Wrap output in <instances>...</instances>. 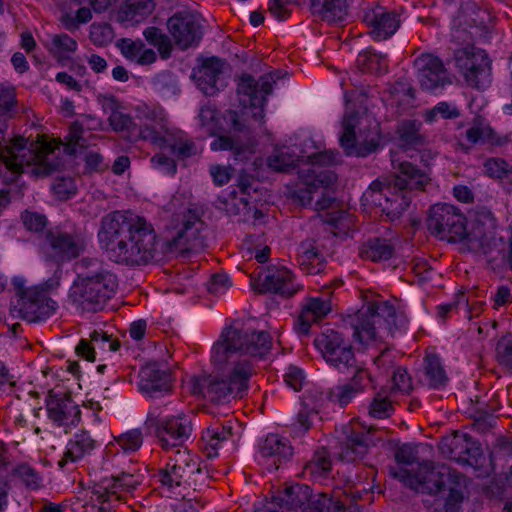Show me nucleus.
Listing matches in <instances>:
<instances>
[{
	"label": "nucleus",
	"mask_w": 512,
	"mask_h": 512,
	"mask_svg": "<svg viewBox=\"0 0 512 512\" xmlns=\"http://www.w3.org/2000/svg\"><path fill=\"white\" fill-rule=\"evenodd\" d=\"M315 393L308 394L302 400V407L297 413L295 423L293 424L295 430L299 433H304L310 429L313 424L314 417L319 412V403L317 406H311L312 398Z\"/></svg>",
	"instance_id": "nucleus-48"
},
{
	"label": "nucleus",
	"mask_w": 512,
	"mask_h": 512,
	"mask_svg": "<svg viewBox=\"0 0 512 512\" xmlns=\"http://www.w3.org/2000/svg\"><path fill=\"white\" fill-rule=\"evenodd\" d=\"M393 246L386 239L375 238L367 241L361 249V256L374 262L387 260L392 257Z\"/></svg>",
	"instance_id": "nucleus-46"
},
{
	"label": "nucleus",
	"mask_w": 512,
	"mask_h": 512,
	"mask_svg": "<svg viewBox=\"0 0 512 512\" xmlns=\"http://www.w3.org/2000/svg\"><path fill=\"white\" fill-rule=\"evenodd\" d=\"M154 0H125L117 13V21L125 27L143 22L154 10Z\"/></svg>",
	"instance_id": "nucleus-35"
},
{
	"label": "nucleus",
	"mask_w": 512,
	"mask_h": 512,
	"mask_svg": "<svg viewBox=\"0 0 512 512\" xmlns=\"http://www.w3.org/2000/svg\"><path fill=\"white\" fill-rule=\"evenodd\" d=\"M200 223L196 220H187L183 227L177 232L169 242L171 251H187L194 247V241L198 237Z\"/></svg>",
	"instance_id": "nucleus-44"
},
{
	"label": "nucleus",
	"mask_w": 512,
	"mask_h": 512,
	"mask_svg": "<svg viewBox=\"0 0 512 512\" xmlns=\"http://www.w3.org/2000/svg\"><path fill=\"white\" fill-rule=\"evenodd\" d=\"M314 345L323 359L340 373H349L359 365L350 343L339 331L331 328L324 329L314 339Z\"/></svg>",
	"instance_id": "nucleus-13"
},
{
	"label": "nucleus",
	"mask_w": 512,
	"mask_h": 512,
	"mask_svg": "<svg viewBox=\"0 0 512 512\" xmlns=\"http://www.w3.org/2000/svg\"><path fill=\"white\" fill-rule=\"evenodd\" d=\"M163 147H169L174 155L179 159H186L197 155L201 152L202 148L189 139L186 134L182 131H176L175 133L171 130L166 135V141Z\"/></svg>",
	"instance_id": "nucleus-41"
},
{
	"label": "nucleus",
	"mask_w": 512,
	"mask_h": 512,
	"mask_svg": "<svg viewBox=\"0 0 512 512\" xmlns=\"http://www.w3.org/2000/svg\"><path fill=\"white\" fill-rule=\"evenodd\" d=\"M148 421L156 428V436L164 449L181 446L192 433L190 418L185 414L162 417L149 413Z\"/></svg>",
	"instance_id": "nucleus-19"
},
{
	"label": "nucleus",
	"mask_w": 512,
	"mask_h": 512,
	"mask_svg": "<svg viewBox=\"0 0 512 512\" xmlns=\"http://www.w3.org/2000/svg\"><path fill=\"white\" fill-rule=\"evenodd\" d=\"M332 310L329 293L308 297L302 304V310L295 323V329L299 335L306 336L310 333L311 325L326 317Z\"/></svg>",
	"instance_id": "nucleus-25"
},
{
	"label": "nucleus",
	"mask_w": 512,
	"mask_h": 512,
	"mask_svg": "<svg viewBox=\"0 0 512 512\" xmlns=\"http://www.w3.org/2000/svg\"><path fill=\"white\" fill-rule=\"evenodd\" d=\"M468 434L455 432L452 435L443 437L439 443L441 453L456 462L466 461L468 456H475L477 448Z\"/></svg>",
	"instance_id": "nucleus-32"
},
{
	"label": "nucleus",
	"mask_w": 512,
	"mask_h": 512,
	"mask_svg": "<svg viewBox=\"0 0 512 512\" xmlns=\"http://www.w3.org/2000/svg\"><path fill=\"white\" fill-rule=\"evenodd\" d=\"M114 31L109 24L93 23L90 26V40L97 46H105L112 42Z\"/></svg>",
	"instance_id": "nucleus-57"
},
{
	"label": "nucleus",
	"mask_w": 512,
	"mask_h": 512,
	"mask_svg": "<svg viewBox=\"0 0 512 512\" xmlns=\"http://www.w3.org/2000/svg\"><path fill=\"white\" fill-rule=\"evenodd\" d=\"M407 323L404 312L388 301L368 303L351 319L353 336L363 345L394 336L404 331Z\"/></svg>",
	"instance_id": "nucleus-9"
},
{
	"label": "nucleus",
	"mask_w": 512,
	"mask_h": 512,
	"mask_svg": "<svg viewBox=\"0 0 512 512\" xmlns=\"http://www.w3.org/2000/svg\"><path fill=\"white\" fill-rule=\"evenodd\" d=\"M85 236L81 232L48 231L40 244L44 255L57 261L76 258L84 250Z\"/></svg>",
	"instance_id": "nucleus-18"
},
{
	"label": "nucleus",
	"mask_w": 512,
	"mask_h": 512,
	"mask_svg": "<svg viewBox=\"0 0 512 512\" xmlns=\"http://www.w3.org/2000/svg\"><path fill=\"white\" fill-rule=\"evenodd\" d=\"M311 8L314 14L331 23L342 22L348 16L346 0H311Z\"/></svg>",
	"instance_id": "nucleus-38"
},
{
	"label": "nucleus",
	"mask_w": 512,
	"mask_h": 512,
	"mask_svg": "<svg viewBox=\"0 0 512 512\" xmlns=\"http://www.w3.org/2000/svg\"><path fill=\"white\" fill-rule=\"evenodd\" d=\"M300 264L308 273L321 271V259L318 250L313 246H302L300 252Z\"/></svg>",
	"instance_id": "nucleus-55"
},
{
	"label": "nucleus",
	"mask_w": 512,
	"mask_h": 512,
	"mask_svg": "<svg viewBox=\"0 0 512 512\" xmlns=\"http://www.w3.org/2000/svg\"><path fill=\"white\" fill-rule=\"evenodd\" d=\"M391 475L411 489L428 494H437L447 487L448 494L443 499L445 512H458L467 487L465 476L445 464L426 461L419 465L417 473L406 468L391 470Z\"/></svg>",
	"instance_id": "nucleus-6"
},
{
	"label": "nucleus",
	"mask_w": 512,
	"mask_h": 512,
	"mask_svg": "<svg viewBox=\"0 0 512 512\" xmlns=\"http://www.w3.org/2000/svg\"><path fill=\"white\" fill-rule=\"evenodd\" d=\"M496 234V220L492 212L485 208H477L465 218V235L463 243L473 251L487 252Z\"/></svg>",
	"instance_id": "nucleus-17"
},
{
	"label": "nucleus",
	"mask_w": 512,
	"mask_h": 512,
	"mask_svg": "<svg viewBox=\"0 0 512 512\" xmlns=\"http://www.w3.org/2000/svg\"><path fill=\"white\" fill-rule=\"evenodd\" d=\"M353 374L351 380L345 384L334 387L330 393V400L338 403L341 407L348 405L359 393H362L370 382V374L362 366H356L348 374Z\"/></svg>",
	"instance_id": "nucleus-27"
},
{
	"label": "nucleus",
	"mask_w": 512,
	"mask_h": 512,
	"mask_svg": "<svg viewBox=\"0 0 512 512\" xmlns=\"http://www.w3.org/2000/svg\"><path fill=\"white\" fill-rule=\"evenodd\" d=\"M461 145L467 148L476 144H488L491 146L502 147L510 143L508 134L496 133L488 123L476 120L466 130L463 137L460 138Z\"/></svg>",
	"instance_id": "nucleus-29"
},
{
	"label": "nucleus",
	"mask_w": 512,
	"mask_h": 512,
	"mask_svg": "<svg viewBox=\"0 0 512 512\" xmlns=\"http://www.w3.org/2000/svg\"><path fill=\"white\" fill-rule=\"evenodd\" d=\"M8 125L0 115V159L13 172L29 169L36 176H46L62 166L60 145L54 141L39 140L28 143L23 137H4Z\"/></svg>",
	"instance_id": "nucleus-5"
},
{
	"label": "nucleus",
	"mask_w": 512,
	"mask_h": 512,
	"mask_svg": "<svg viewBox=\"0 0 512 512\" xmlns=\"http://www.w3.org/2000/svg\"><path fill=\"white\" fill-rule=\"evenodd\" d=\"M421 381L431 388H441L447 384L448 377L438 356L430 355L425 358Z\"/></svg>",
	"instance_id": "nucleus-43"
},
{
	"label": "nucleus",
	"mask_w": 512,
	"mask_h": 512,
	"mask_svg": "<svg viewBox=\"0 0 512 512\" xmlns=\"http://www.w3.org/2000/svg\"><path fill=\"white\" fill-rule=\"evenodd\" d=\"M420 130V122L413 120L402 122L397 130L399 150L422 145L425 142V137L421 134Z\"/></svg>",
	"instance_id": "nucleus-45"
},
{
	"label": "nucleus",
	"mask_w": 512,
	"mask_h": 512,
	"mask_svg": "<svg viewBox=\"0 0 512 512\" xmlns=\"http://www.w3.org/2000/svg\"><path fill=\"white\" fill-rule=\"evenodd\" d=\"M84 124L75 122L70 126L69 132L65 137L66 143L64 150L70 154H76L86 146V139L83 136Z\"/></svg>",
	"instance_id": "nucleus-52"
},
{
	"label": "nucleus",
	"mask_w": 512,
	"mask_h": 512,
	"mask_svg": "<svg viewBox=\"0 0 512 512\" xmlns=\"http://www.w3.org/2000/svg\"><path fill=\"white\" fill-rule=\"evenodd\" d=\"M417 78L423 90L435 91L449 82L443 62L433 54H422L414 61Z\"/></svg>",
	"instance_id": "nucleus-24"
},
{
	"label": "nucleus",
	"mask_w": 512,
	"mask_h": 512,
	"mask_svg": "<svg viewBox=\"0 0 512 512\" xmlns=\"http://www.w3.org/2000/svg\"><path fill=\"white\" fill-rule=\"evenodd\" d=\"M152 86L155 91L164 96L175 95L179 92L177 78L168 71L155 75L152 79Z\"/></svg>",
	"instance_id": "nucleus-51"
},
{
	"label": "nucleus",
	"mask_w": 512,
	"mask_h": 512,
	"mask_svg": "<svg viewBox=\"0 0 512 512\" xmlns=\"http://www.w3.org/2000/svg\"><path fill=\"white\" fill-rule=\"evenodd\" d=\"M485 16V12H481L475 3L462 4L453 21L451 34L455 41L465 44L454 53L455 65L467 83L478 89L490 84L491 67L487 54L471 44L485 23Z\"/></svg>",
	"instance_id": "nucleus-3"
},
{
	"label": "nucleus",
	"mask_w": 512,
	"mask_h": 512,
	"mask_svg": "<svg viewBox=\"0 0 512 512\" xmlns=\"http://www.w3.org/2000/svg\"><path fill=\"white\" fill-rule=\"evenodd\" d=\"M139 389L150 398H159L171 391V375L168 368L158 362H149L139 373Z\"/></svg>",
	"instance_id": "nucleus-23"
},
{
	"label": "nucleus",
	"mask_w": 512,
	"mask_h": 512,
	"mask_svg": "<svg viewBox=\"0 0 512 512\" xmlns=\"http://www.w3.org/2000/svg\"><path fill=\"white\" fill-rule=\"evenodd\" d=\"M259 454L275 469L277 464L287 461L293 454L289 441L278 434H269L259 445Z\"/></svg>",
	"instance_id": "nucleus-34"
},
{
	"label": "nucleus",
	"mask_w": 512,
	"mask_h": 512,
	"mask_svg": "<svg viewBox=\"0 0 512 512\" xmlns=\"http://www.w3.org/2000/svg\"><path fill=\"white\" fill-rule=\"evenodd\" d=\"M145 39L152 45L157 46L163 57H167L171 51L170 39L157 27H148L143 31Z\"/></svg>",
	"instance_id": "nucleus-56"
},
{
	"label": "nucleus",
	"mask_w": 512,
	"mask_h": 512,
	"mask_svg": "<svg viewBox=\"0 0 512 512\" xmlns=\"http://www.w3.org/2000/svg\"><path fill=\"white\" fill-rule=\"evenodd\" d=\"M143 443V435L141 430L132 429L115 437V443L125 453H132L137 451Z\"/></svg>",
	"instance_id": "nucleus-53"
},
{
	"label": "nucleus",
	"mask_w": 512,
	"mask_h": 512,
	"mask_svg": "<svg viewBox=\"0 0 512 512\" xmlns=\"http://www.w3.org/2000/svg\"><path fill=\"white\" fill-rule=\"evenodd\" d=\"M140 482V475L132 472H121L110 478H103L90 488V503L100 511L108 512L117 502L131 494Z\"/></svg>",
	"instance_id": "nucleus-10"
},
{
	"label": "nucleus",
	"mask_w": 512,
	"mask_h": 512,
	"mask_svg": "<svg viewBox=\"0 0 512 512\" xmlns=\"http://www.w3.org/2000/svg\"><path fill=\"white\" fill-rule=\"evenodd\" d=\"M358 122V114H348V112H346L342 122L343 133L340 137V143L346 154L350 156H365L370 153L375 146L373 140L362 146L361 136L357 135L355 132V127Z\"/></svg>",
	"instance_id": "nucleus-30"
},
{
	"label": "nucleus",
	"mask_w": 512,
	"mask_h": 512,
	"mask_svg": "<svg viewBox=\"0 0 512 512\" xmlns=\"http://www.w3.org/2000/svg\"><path fill=\"white\" fill-rule=\"evenodd\" d=\"M391 164L395 173L393 183L377 179L363 193V198L380 207L383 213L394 220L408 208L412 191L423 189L429 178L410 162L403 160L399 150L392 152Z\"/></svg>",
	"instance_id": "nucleus-4"
},
{
	"label": "nucleus",
	"mask_w": 512,
	"mask_h": 512,
	"mask_svg": "<svg viewBox=\"0 0 512 512\" xmlns=\"http://www.w3.org/2000/svg\"><path fill=\"white\" fill-rule=\"evenodd\" d=\"M270 348L271 337L267 332H257L250 325L235 321L223 329L212 347L215 371L191 378V392L216 403L242 397L254 371L253 361L264 357Z\"/></svg>",
	"instance_id": "nucleus-1"
},
{
	"label": "nucleus",
	"mask_w": 512,
	"mask_h": 512,
	"mask_svg": "<svg viewBox=\"0 0 512 512\" xmlns=\"http://www.w3.org/2000/svg\"><path fill=\"white\" fill-rule=\"evenodd\" d=\"M347 430L346 442L343 444L339 456L341 460L350 462L362 458L369 446L374 444V439L370 429L357 430L354 427H348Z\"/></svg>",
	"instance_id": "nucleus-31"
},
{
	"label": "nucleus",
	"mask_w": 512,
	"mask_h": 512,
	"mask_svg": "<svg viewBox=\"0 0 512 512\" xmlns=\"http://www.w3.org/2000/svg\"><path fill=\"white\" fill-rule=\"evenodd\" d=\"M391 401L388 396L379 393L371 402L369 414L378 419L389 417L392 413Z\"/></svg>",
	"instance_id": "nucleus-61"
},
{
	"label": "nucleus",
	"mask_w": 512,
	"mask_h": 512,
	"mask_svg": "<svg viewBox=\"0 0 512 512\" xmlns=\"http://www.w3.org/2000/svg\"><path fill=\"white\" fill-rule=\"evenodd\" d=\"M465 216L451 204H436L431 207L427 220L428 229L440 239L462 242L465 235Z\"/></svg>",
	"instance_id": "nucleus-15"
},
{
	"label": "nucleus",
	"mask_w": 512,
	"mask_h": 512,
	"mask_svg": "<svg viewBox=\"0 0 512 512\" xmlns=\"http://www.w3.org/2000/svg\"><path fill=\"white\" fill-rule=\"evenodd\" d=\"M77 47V42L67 34H57L52 38L51 51L60 60L69 59Z\"/></svg>",
	"instance_id": "nucleus-50"
},
{
	"label": "nucleus",
	"mask_w": 512,
	"mask_h": 512,
	"mask_svg": "<svg viewBox=\"0 0 512 512\" xmlns=\"http://www.w3.org/2000/svg\"><path fill=\"white\" fill-rule=\"evenodd\" d=\"M310 489L308 486L296 485L287 487L282 496L274 497L278 500L286 512H296L297 509H303L310 499Z\"/></svg>",
	"instance_id": "nucleus-42"
},
{
	"label": "nucleus",
	"mask_w": 512,
	"mask_h": 512,
	"mask_svg": "<svg viewBox=\"0 0 512 512\" xmlns=\"http://www.w3.org/2000/svg\"><path fill=\"white\" fill-rule=\"evenodd\" d=\"M202 473L198 458L182 447L169 457L166 466L160 469L157 476L159 482L168 488L185 485L196 489Z\"/></svg>",
	"instance_id": "nucleus-11"
},
{
	"label": "nucleus",
	"mask_w": 512,
	"mask_h": 512,
	"mask_svg": "<svg viewBox=\"0 0 512 512\" xmlns=\"http://www.w3.org/2000/svg\"><path fill=\"white\" fill-rule=\"evenodd\" d=\"M459 114V110L455 105H451L447 102H440L434 108L425 113L424 119L431 123L436 121L438 117L443 119H453L457 118Z\"/></svg>",
	"instance_id": "nucleus-58"
},
{
	"label": "nucleus",
	"mask_w": 512,
	"mask_h": 512,
	"mask_svg": "<svg viewBox=\"0 0 512 512\" xmlns=\"http://www.w3.org/2000/svg\"><path fill=\"white\" fill-rule=\"evenodd\" d=\"M101 247L110 260L128 266L151 262L157 251L153 225L143 216L115 211L102 218L98 232Z\"/></svg>",
	"instance_id": "nucleus-2"
},
{
	"label": "nucleus",
	"mask_w": 512,
	"mask_h": 512,
	"mask_svg": "<svg viewBox=\"0 0 512 512\" xmlns=\"http://www.w3.org/2000/svg\"><path fill=\"white\" fill-rule=\"evenodd\" d=\"M134 112L139 122L138 137L163 147L171 130L164 109L157 104L140 103L134 107Z\"/></svg>",
	"instance_id": "nucleus-16"
},
{
	"label": "nucleus",
	"mask_w": 512,
	"mask_h": 512,
	"mask_svg": "<svg viewBox=\"0 0 512 512\" xmlns=\"http://www.w3.org/2000/svg\"><path fill=\"white\" fill-rule=\"evenodd\" d=\"M167 28L181 49L198 44L203 35L200 17L189 11L176 12L168 19Z\"/></svg>",
	"instance_id": "nucleus-20"
},
{
	"label": "nucleus",
	"mask_w": 512,
	"mask_h": 512,
	"mask_svg": "<svg viewBox=\"0 0 512 512\" xmlns=\"http://www.w3.org/2000/svg\"><path fill=\"white\" fill-rule=\"evenodd\" d=\"M268 166L276 171H287L295 163V157L284 150H276L267 160Z\"/></svg>",
	"instance_id": "nucleus-62"
},
{
	"label": "nucleus",
	"mask_w": 512,
	"mask_h": 512,
	"mask_svg": "<svg viewBox=\"0 0 512 512\" xmlns=\"http://www.w3.org/2000/svg\"><path fill=\"white\" fill-rule=\"evenodd\" d=\"M116 46L126 59L138 65H150L156 61V52L146 48L141 40L122 38L117 41Z\"/></svg>",
	"instance_id": "nucleus-37"
},
{
	"label": "nucleus",
	"mask_w": 512,
	"mask_h": 512,
	"mask_svg": "<svg viewBox=\"0 0 512 512\" xmlns=\"http://www.w3.org/2000/svg\"><path fill=\"white\" fill-rule=\"evenodd\" d=\"M364 20L371 27V35L378 41L391 37L400 23L396 13L380 6L367 11Z\"/></svg>",
	"instance_id": "nucleus-28"
},
{
	"label": "nucleus",
	"mask_w": 512,
	"mask_h": 512,
	"mask_svg": "<svg viewBox=\"0 0 512 512\" xmlns=\"http://www.w3.org/2000/svg\"><path fill=\"white\" fill-rule=\"evenodd\" d=\"M236 426L237 429L235 430L231 423L227 425L214 423L202 432V440L209 458L216 457L218 455V449L221 448L226 441H235L236 438L240 437L239 425L236 424Z\"/></svg>",
	"instance_id": "nucleus-33"
},
{
	"label": "nucleus",
	"mask_w": 512,
	"mask_h": 512,
	"mask_svg": "<svg viewBox=\"0 0 512 512\" xmlns=\"http://www.w3.org/2000/svg\"><path fill=\"white\" fill-rule=\"evenodd\" d=\"M96 441L91 437L89 432L81 431L76 433L74 437L67 443L66 451L59 460V467L63 468L68 463H75L86 455L90 454L95 448Z\"/></svg>",
	"instance_id": "nucleus-36"
},
{
	"label": "nucleus",
	"mask_w": 512,
	"mask_h": 512,
	"mask_svg": "<svg viewBox=\"0 0 512 512\" xmlns=\"http://www.w3.org/2000/svg\"><path fill=\"white\" fill-rule=\"evenodd\" d=\"M91 344L87 340H81L76 347L77 353L88 361H94V350L96 348L101 350L117 351L119 344L110 339L107 333L94 330L90 334Z\"/></svg>",
	"instance_id": "nucleus-39"
},
{
	"label": "nucleus",
	"mask_w": 512,
	"mask_h": 512,
	"mask_svg": "<svg viewBox=\"0 0 512 512\" xmlns=\"http://www.w3.org/2000/svg\"><path fill=\"white\" fill-rule=\"evenodd\" d=\"M48 419L67 433L76 427L81 419V411L77 403L64 393L50 392L46 398Z\"/></svg>",
	"instance_id": "nucleus-21"
},
{
	"label": "nucleus",
	"mask_w": 512,
	"mask_h": 512,
	"mask_svg": "<svg viewBox=\"0 0 512 512\" xmlns=\"http://www.w3.org/2000/svg\"><path fill=\"white\" fill-rule=\"evenodd\" d=\"M211 149L213 151L231 150L236 158H244L246 152L250 153L252 151L249 146H244L238 140L229 136H219L214 139L211 143Z\"/></svg>",
	"instance_id": "nucleus-54"
},
{
	"label": "nucleus",
	"mask_w": 512,
	"mask_h": 512,
	"mask_svg": "<svg viewBox=\"0 0 512 512\" xmlns=\"http://www.w3.org/2000/svg\"><path fill=\"white\" fill-rule=\"evenodd\" d=\"M281 77V72L274 70L255 80L254 77L244 74L238 81L237 91L239 101L245 108L252 110V117L261 122L264 118V106L267 96L271 94L273 84Z\"/></svg>",
	"instance_id": "nucleus-12"
},
{
	"label": "nucleus",
	"mask_w": 512,
	"mask_h": 512,
	"mask_svg": "<svg viewBox=\"0 0 512 512\" xmlns=\"http://www.w3.org/2000/svg\"><path fill=\"white\" fill-rule=\"evenodd\" d=\"M103 109L109 113V123L114 131L117 132H129L135 128L133 119L122 110H120L119 104L115 97L109 95L104 96L101 99Z\"/></svg>",
	"instance_id": "nucleus-40"
},
{
	"label": "nucleus",
	"mask_w": 512,
	"mask_h": 512,
	"mask_svg": "<svg viewBox=\"0 0 512 512\" xmlns=\"http://www.w3.org/2000/svg\"><path fill=\"white\" fill-rule=\"evenodd\" d=\"M14 284L18 288L19 299L16 309L19 317L28 322H38L45 320L55 312L57 303L47 296V285L25 288L23 278H15Z\"/></svg>",
	"instance_id": "nucleus-14"
},
{
	"label": "nucleus",
	"mask_w": 512,
	"mask_h": 512,
	"mask_svg": "<svg viewBox=\"0 0 512 512\" xmlns=\"http://www.w3.org/2000/svg\"><path fill=\"white\" fill-rule=\"evenodd\" d=\"M338 153L324 151L307 156L309 163L299 170L300 184L295 191V197L303 205H310L314 201L316 210L330 208L335 202L331 189L336 182V175L322 169V166L338 162Z\"/></svg>",
	"instance_id": "nucleus-8"
},
{
	"label": "nucleus",
	"mask_w": 512,
	"mask_h": 512,
	"mask_svg": "<svg viewBox=\"0 0 512 512\" xmlns=\"http://www.w3.org/2000/svg\"><path fill=\"white\" fill-rule=\"evenodd\" d=\"M14 472L28 488L38 489L42 484V477L29 465H19Z\"/></svg>",
	"instance_id": "nucleus-60"
},
{
	"label": "nucleus",
	"mask_w": 512,
	"mask_h": 512,
	"mask_svg": "<svg viewBox=\"0 0 512 512\" xmlns=\"http://www.w3.org/2000/svg\"><path fill=\"white\" fill-rule=\"evenodd\" d=\"M224 66L221 59L211 57L205 59L195 73L196 83L205 95L212 96L226 85Z\"/></svg>",
	"instance_id": "nucleus-26"
},
{
	"label": "nucleus",
	"mask_w": 512,
	"mask_h": 512,
	"mask_svg": "<svg viewBox=\"0 0 512 512\" xmlns=\"http://www.w3.org/2000/svg\"><path fill=\"white\" fill-rule=\"evenodd\" d=\"M117 285V277L101 261L83 258L77 263L68 301L78 310L96 312L113 296Z\"/></svg>",
	"instance_id": "nucleus-7"
},
{
	"label": "nucleus",
	"mask_w": 512,
	"mask_h": 512,
	"mask_svg": "<svg viewBox=\"0 0 512 512\" xmlns=\"http://www.w3.org/2000/svg\"><path fill=\"white\" fill-rule=\"evenodd\" d=\"M331 470V460L327 451L322 450L315 453L313 459L304 467V474L315 481L326 479Z\"/></svg>",
	"instance_id": "nucleus-47"
},
{
	"label": "nucleus",
	"mask_w": 512,
	"mask_h": 512,
	"mask_svg": "<svg viewBox=\"0 0 512 512\" xmlns=\"http://www.w3.org/2000/svg\"><path fill=\"white\" fill-rule=\"evenodd\" d=\"M496 355L501 365L512 369V334L504 336L498 341Z\"/></svg>",
	"instance_id": "nucleus-63"
},
{
	"label": "nucleus",
	"mask_w": 512,
	"mask_h": 512,
	"mask_svg": "<svg viewBox=\"0 0 512 512\" xmlns=\"http://www.w3.org/2000/svg\"><path fill=\"white\" fill-rule=\"evenodd\" d=\"M255 289L261 293L270 292L282 296H291L301 289L294 275L286 267H270L259 274L255 280Z\"/></svg>",
	"instance_id": "nucleus-22"
},
{
	"label": "nucleus",
	"mask_w": 512,
	"mask_h": 512,
	"mask_svg": "<svg viewBox=\"0 0 512 512\" xmlns=\"http://www.w3.org/2000/svg\"><path fill=\"white\" fill-rule=\"evenodd\" d=\"M313 510L317 512H344L343 504L326 494H320L312 501Z\"/></svg>",
	"instance_id": "nucleus-64"
},
{
	"label": "nucleus",
	"mask_w": 512,
	"mask_h": 512,
	"mask_svg": "<svg viewBox=\"0 0 512 512\" xmlns=\"http://www.w3.org/2000/svg\"><path fill=\"white\" fill-rule=\"evenodd\" d=\"M411 390L412 381L411 378L408 376L406 370L403 368H397L393 372L391 393L389 397L396 393L408 394Z\"/></svg>",
	"instance_id": "nucleus-59"
},
{
	"label": "nucleus",
	"mask_w": 512,
	"mask_h": 512,
	"mask_svg": "<svg viewBox=\"0 0 512 512\" xmlns=\"http://www.w3.org/2000/svg\"><path fill=\"white\" fill-rule=\"evenodd\" d=\"M357 65L364 72L379 74L387 71L386 56L372 51L360 53Z\"/></svg>",
	"instance_id": "nucleus-49"
}]
</instances>
